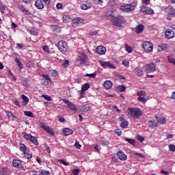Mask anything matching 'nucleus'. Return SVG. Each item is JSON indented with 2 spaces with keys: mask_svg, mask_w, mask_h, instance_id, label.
<instances>
[{
  "mask_svg": "<svg viewBox=\"0 0 175 175\" xmlns=\"http://www.w3.org/2000/svg\"><path fill=\"white\" fill-rule=\"evenodd\" d=\"M111 21H112L113 25H116V27H122V24L125 23V19H124L123 16H116L113 17L111 14Z\"/></svg>",
  "mask_w": 175,
  "mask_h": 175,
  "instance_id": "f257e3e1",
  "label": "nucleus"
},
{
  "mask_svg": "<svg viewBox=\"0 0 175 175\" xmlns=\"http://www.w3.org/2000/svg\"><path fill=\"white\" fill-rule=\"evenodd\" d=\"M57 48L59 51L62 53V54H66L68 49H69L68 44H66V42L63 40L59 41L57 42Z\"/></svg>",
  "mask_w": 175,
  "mask_h": 175,
  "instance_id": "f03ea898",
  "label": "nucleus"
},
{
  "mask_svg": "<svg viewBox=\"0 0 175 175\" xmlns=\"http://www.w3.org/2000/svg\"><path fill=\"white\" fill-rule=\"evenodd\" d=\"M142 47L147 53H152L154 50V44L150 41H144L142 44Z\"/></svg>",
  "mask_w": 175,
  "mask_h": 175,
  "instance_id": "7ed1b4c3",
  "label": "nucleus"
},
{
  "mask_svg": "<svg viewBox=\"0 0 175 175\" xmlns=\"http://www.w3.org/2000/svg\"><path fill=\"white\" fill-rule=\"evenodd\" d=\"M40 126H41V128L42 129H44V131L45 132H46V133H49V135H51V136H54L55 135L54 133V130H53V129H51V127L46 125L44 123L41 122L40 124Z\"/></svg>",
  "mask_w": 175,
  "mask_h": 175,
  "instance_id": "20e7f679",
  "label": "nucleus"
},
{
  "mask_svg": "<svg viewBox=\"0 0 175 175\" xmlns=\"http://www.w3.org/2000/svg\"><path fill=\"white\" fill-rule=\"evenodd\" d=\"M142 115L143 113H142V111L138 109H131L130 110V116H131L133 118H140Z\"/></svg>",
  "mask_w": 175,
  "mask_h": 175,
  "instance_id": "39448f33",
  "label": "nucleus"
},
{
  "mask_svg": "<svg viewBox=\"0 0 175 175\" xmlns=\"http://www.w3.org/2000/svg\"><path fill=\"white\" fill-rule=\"evenodd\" d=\"M88 61V56L84 53H79L77 56V62L81 65L83 64H87Z\"/></svg>",
  "mask_w": 175,
  "mask_h": 175,
  "instance_id": "423d86ee",
  "label": "nucleus"
},
{
  "mask_svg": "<svg viewBox=\"0 0 175 175\" xmlns=\"http://www.w3.org/2000/svg\"><path fill=\"white\" fill-rule=\"evenodd\" d=\"M100 64L102 68H109L110 69H116V65L114 64L110 63V62H106V61H100Z\"/></svg>",
  "mask_w": 175,
  "mask_h": 175,
  "instance_id": "0eeeda50",
  "label": "nucleus"
},
{
  "mask_svg": "<svg viewBox=\"0 0 175 175\" xmlns=\"http://www.w3.org/2000/svg\"><path fill=\"white\" fill-rule=\"evenodd\" d=\"M146 93L144 91L138 92L137 93V95L139 96V102H142V103H146L147 102V98H146Z\"/></svg>",
  "mask_w": 175,
  "mask_h": 175,
  "instance_id": "6e6552de",
  "label": "nucleus"
},
{
  "mask_svg": "<svg viewBox=\"0 0 175 175\" xmlns=\"http://www.w3.org/2000/svg\"><path fill=\"white\" fill-rule=\"evenodd\" d=\"M23 137H25V139H26V140H30V142H31V143H33V144L38 146V139H36V137L31 135V134H25L23 135Z\"/></svg>",
  "mask_w": 175,
  "mask_h": 175,
  "instance_id": "1a4fd4ad",
  "label": "nucleus"
},
{
  "mask_svg": "<svg viewBox=\"0 0 175 175\" xmlns=\"http://www.w3.org/2000/svg\"><path fill=\"white\" fill-rule=\"evenodd\" d=\"M144 68L147 73H150V72H155V70H157V68L155 67V64L154 63L146 64L144 66Z\"/></svg>",
  "mask_w": 175,
  "mask_h": 175,
  "instance_id": "9d476101",
  "label": "nucleus"
},
{
  "mask_svg": "<svg viewBox=\"0 0 175 175\" xmlns=\"http://www.w3.org/2000/svg\"><path fill=\"white\" fill-rule=\"evenodd\" d=\"M134 9L135 5L131 4L120 6V10L122 12H132V10H133Z\"/></svg>",
  "mask_w": 175,
  "mask_h": 175,
  "instance_id": "9b49d317",
  "label": "nucleus"
},
{
  "mask_svg": "<svg viewBox=\"0 0 175 175\" xmlns=\"http://www.w3.org/2000/svg\"><path fill=\"white\" fill-rule=\"evenodd\" d=\"M141 12H142L143 13H146V14H154V10L148 7L143 6L141 8Z\"/></svg>",
  "mask_w": 175,
  "mask_h": 175,
  "instance_id": "f8f14e48",
  "label": "nucleus"
},
{
  "mask_svg": "<svg viewBox=\"0 0 175 175\" xmlns=\"http://www.w3.org/2000/svg\"><path fill=\"white\" fill-rule=\"evenodd\" d=\"M96 51L100 55H103L106 54V48L102 45L97 46L96 49Z\"/></svg>",
  "mask_w": 175,
  "mask_h": 175,
  "instance_id": "ddd939ff",
  "label": "nucleus"
},
{
  "mask_svg": "<svg viewBox=\"0 0 175 175\" xmlns=\"http://www.w3.org/2000/svg\"><path fill=\"white\" fill-rule=\"evenodd\" d=\"M49 81H51L50 77H49V75H42V79H41L42 84H43V85H47Z\"/></svg>",
  "mask_w": 175,
  "mask_h": 175,
  "instance_id": "4468645a",
  "label": "nucleus"
},
{
  "mask_svg": "<svg viewBox=\"0 0 175 175\" xmlns=\"http://www.w3.org/2000/svg\"><path fill=\"white\" fill-rule=\"evenodd\" d=\"M117 157L120 161H126V159H128V156H126L122 151H118L117 152Z\"/></svg>",
  "mask_w": 175,
  "mask_h": 175,
  "instance_id": "2eb2a0df",
  "label": "nucleus"
},
{
  "mask_svg": "<svg viewBox=\"0 0 175 175\" xmlns=\"http://www.w3.org/2000/svg\"><path fill=\"white\" fill-rule=\"evenodd\" d=\"M64 102L66 103V105H67L68 107L70 109V110H73L74 111L77 110V108L72 102L69 101L68 100H64Z\"/></svg>",
  "mask_w": 175,
  "mask_h": 175,
  "instance_id": "dca6fc26",
  "label": "nucleus"
},
{
  "mask_svg": "<svg viewBox=\"0 0 175 175\" xmlns=\"http://www.w3.org/2000/svg\"><path fill=\"white\" fill-rule=\"evenodd\" d=\"M90 89V83H85L82 86V89L81 90L80 96L81 98H84V93L85 91Z\"/></svg>",
  "mask_w": 175,
  "mask_h": 175,
  "instance_id": "f3484780",
  "label": "nucleus"
},
{
  "mask_svg": "<svg viewBox=\"0 0 175 175\" xmlns=\"http://www.w3.org/2000/svg\"><path fill=\"white\" fill-rule=\"evenodd\" d=\"M84 23V20L81 18H77L72 20V26L77 27V25H80V24H83Z\"/></svg>",
  "mask_w": 175,
  "mask_h": 175,
  "instance_id": "a211bd4d",
  "label": "nucleus"
},
{
  "mask_svg": "<svg viewBox=\"0 0 175 175\" xmlns=\"http://www.w3.org/2000/svg\"><path fill=\"white\" fill-rule=\"evenodd\" d=\"M165 36L167 39L174 38V31L170 29H167L165 31Z\"/></svg>",
  "mask_w": 175,
  "mask_h": 175,
  "instance_id": "6ab92c4d",
  "label": "nucleus"
},
{
  "mask_svg": "<svg viewBox=\"0 0 175 175\" xmlns=\"http://www.w3.org/2000/svg\"><path fill=\"white\" fill-rule=\"evenodd\" d=\"M35 6L37 9L40 10L44 8V4H43V1H42V0H36L35 1Z\"/></svg>",
  "mask_w": 175,
  "mask_h": 175,
  "instance_id": "aec40b11",
  "label": "nucleus"
},
{
  "mask_svg": "<svg viewBox=\"0 0 175 175\" xmlns=\"http://www.w3.org/2000/svg\"><path fill=\"white\" fill-rule=\"evenodd\" d=\"M103 85L105 90H110L113 87V83L111 81L107 80L104 82Z\"/></svg>",
  "mask_w": 175,
  "mask_h": 175,
  "instance_id": "412c9836",
  "label": "nucleus"
},
{
  "mask_svg": "<svg viewBox=\"0 0 175 175\" xmlns=\"http://www.w3.org/2000/svg\"><path fill=\"white\" fill-rule=\"evenodd\" d=\"M165 12L168 14H172V16H174V17H175V10H174V8H171V7H167L165 8Z\"/></svg>",
  "mask_w": 175,
  "mask_h": 175,
  "instance_id": "4be33fe9",
  "label": "nucleus"
},
{
  "mask_svg": "<svg viewBox=\"0 0 175 175\" xmlns=\"http://www.w3.org/2000/svg\"><path fill=\"white\" fill-rule=\"evenodd\" d=\"M22 98V103L23 105V106H26V105H28V103H29V98H28V97H27V96L23 94L21 96Z\"/></svg>",
  "mask_w": 175,
  "mask_h": 175,
  "instance_id": "5701e85b",
  "label": "nucleus"
},
{
  "mask_svg": "<svg viewBox=\"0 0 175 175\" xmlns=\"http://www.w3.org/2000/svg\"><path fill=\"white\" fill-rule=\"evenodd\" d=\"M91 8H92V3H91L81 5V9H83V10H87L88 9H91Z\"/></svg>",
  "mask_w": 175,
  "mask_h": 175,
  "instance_id": "b1692460",
  "label": "nucleus"
},
{
  "mask_svg": "<svg viewBox=\"0 0 175 175\" xmlns=\"http://www.w3.org/2000/svg\"><path fill=\"white\" fill-rule=\"evenodd\" d=\"M63 133L65 135V136H69V135L73 134V130L69 128H66L64 129Z\"/></svg>",
  "mask_w": 175,
  "mask_h": 175,
  "instance_id": "393cba45",
  "label": "nucleus"
},
{
  "mask_svg": "<svg viewBox=\"0 0 175 175\" xmlns=\"http://www.w3.org/2000/svg\"><path fill=\"white\" fill-rule=\"evenodd\" d=\"M18 9H19V10H21V12H23V13H24L25 14H30L29 11L25 9L24 5H19Z\"/></svg>",
  "mask_w": 175,
  "mask_h": 175,
  "instance_id": "a878e982",
  "label": "nucleus"
},
{
  "mask_svg": "<svg viewBox=\"0 0 175 175\" xmlns=\"http://www.w3.org/2000/svg\"><path fill=\"white\" fill-rule=\"evenodd\" d=\"M12 163L14 167H21V161L18 159H14Z\"/></svg>",
  "mask_w": 175,
  "mask_h": 175,
  "instance_id": "bb28decb",
  "label": "nucleus"
},
{
  "mask_svg": "<svg viewBox=\"0 0 175 175\" xmlns=\"http://www.w3.org/2000/svg\"><path fill=\"white\" fill-rule=\"evenodd\" d=\"M144 30V26L143 25H139L136 29L135 32L136 33H142V32Z\"/></svg>",
  "mask_w": 175,
  "mask_h": 175,
  "instance_id": "cd10ccee",
  "label": "nucleus"
},
{
  "mask_svg": "<svg viewBox=\"0 0 175 175\" xmlns=\"http://www.w3.org/2000/svg\"><path fill=\"white\" fill-rule=\"evenodd\" d=\"M167 47H169L167 44L162 43L161 45L159 46L158 50H159V51H163L166 50V49H167Z\"/></svg>",
  "mask_w": 175,
  "mask_h": 175,
  "instance_id": "c85d7f7f",
  "label": "nucleus"
},
{
  "mask_svg": "<svg viewBox=\"0 0 175 175\" xmlns=\"http://www.w3.org/2000/svg\"><path fill=\"white\" fill-rule=\"evenodd\" d=\"M135 75H137V76H143V75H144L143 70L142 68H140L139 67H136L135 69Z\"/></svg>",
  "mask_w": 175,
  "mask_h": 175,
  "instance_id": "c756f323",
  "label": "nucleus"
},
{
  "mask_svg": "<svg viewBox=\"0 0 175 175\" xmlns=\"http://www.w3.org/2000/svg\"><path fill=\"white\" fill-rule=\"evenodd\" d=\"M20 150L22 151V152H24V154L28 153L27 146L24 144H20Z\"/></svg>",
  "mask_w": 175,
  "mask_h": 175,
  "instance_id": "7c9ffc66",
  "label": "nucleus"
},
{
  "mask_svg": "<svg viewBox=\"0 0 175 175\" xmlns=\"http://www.w3.org/2000/svg\"><path fill=\"white\" fill-rule=\"evenodd\" d=\"M63 21L64 23H70V21H72V18H70V16L64 14L63 15Z\"/></svg>",
  "mask_w": 175,
  "mask_h": 175,
  "instance_id": "2f4dec72",
  "label": "nucleus"
},
{
  "mask_svg": "<svg viewBox=\"0 0 175 175\" xmlns=\"http://www.w3.org/2000/svg\"><path fill=\"white\" fill-rule=\"evenodd\" d=\"M124 47H125L126 51H127V53L129 54H131V53H132V51H133V48H132V46L128 45V44H125Z\"/></svg>",
  "mask_w": 175,
  "mask_h": 175,
  "instance_id": "473e14b6",
  "label": "nucleus"
},
{
  "mask_svg": "<svg viewBox=\"0 0 175 175\" xmlns=\"http://www.w3.org/2000/svg\"><path fill=\"white\" fill-rule=\"evenodd\" d=\"M31 35H33L34 36H38L39 33V30H38L36 28H32L30 31Z\"/></svg>",
  "mask_w": 175,
  "mask_h": 175,
  "instance_id": "72a5a7b5",
  "label": "nucleus"
},
{
  "mask_svg": "<svg viewBox=\"0 0 175 175\" xmlns=\"http://www.w3.org/2000/svg\"><path fill=\"white\" fill-rule=\"evenodd\" d=\"M5 114L10 120H13V118H14V117H16V116H14V114H13L12 112H10L9 111H5Z\"/></svg>",
  "mask_w": 175,
  "mask_h": 175,
  "instance_id": "f704fd0d",
  "label": "nucleus"
},
{
  "mask_svg": "<svg viewBox=\"0 0 175 175\" xmlns=\"http://www.w3.org/2000/svg\"><path fill=\"white\" fill-rule=\"evenodd\" d=\"M157 125H158V123L152 120H150L148 122V126H150V128H155V126H157Z\"/></svg>",
  "mask_w": 175,
  "mask_h": 175,
  "instance_id": "c9c22d12",
  "label": "nucleus"
},
{
  "mask_svg": "<svg viewBox=\"0 0 175 175\" xmlns=\"http://www.w3.org/2000/svg\"><path fill=\"white\" fill-rule=\"evenodd\" d=\"M5 10H6V6L5 5V4L1 3H0V12H1V13H2V14H3L5 13Z\"/></svg>",
  "mask_w": 175,
  "mask_h": 175,
  "instance_id": "e433bc0d",
  "label": "nucleus"
},
{
  "mask_svg": "<svg viewBox=\"0 0 175 175\" xmlns=\"http://www.w3.org/2000/svg\"><path fill=\"white\" fill-rule=\"evenodd\" d=\"M168 62H170V64H173V65H175V59L173 57V55H170V56H168Z\"/></svg>",
  "mask_w": 175,
  "mask_h": 175,
  "instance_id": "4c0bfd02",
  "label": "nucleus"
},
{
  "mask_svg": "<svg viewBox=\"0 0 175 175\" xmlns=\"http://www.w3.org/2000/svg\"><path fill=\"white\" fill-rule=\"evenodd\" d=\"M156 118H157V122H159V124H165V122H166V118H165L163 117L158 119V117L156 116Z\"/></svg>",
  "mask_w": 175,
  "mask_h": 175,
  "instance_id": "58836bf2",
  "label": "nucleus"
},
{
  "mask_svg": "<svg viewBox=\"0 0 175 175\" xmlns=\"http://www.w3.org/2000/svg\"><path fill=\"white\" fill-rule=\"evenodd\" d=\"M24 114L25 116H27V117H31V118H33V113H32V111H24Z\"/></svg>",
  "mask_w": 175,
  "mask_h": 175,
  "instance_id": "ea45409f",
  "label": "nucleus"
},
{
  "mask_svg": "<svg viewBox=\"0 0 175 175\" xmlns=\"http://www.w3.org/2000/svg\"><path fill=\"white\" fill-rule=\"evenodd\" d=\"M15 62L18 64V66L19 69L20 70L23 69V63L21 62H20V59L18 57H16L15 59Z\"/></svg>",
  "mask_w": 175,
  "mask_h": 175,
  "instance_id": "a19ab883",
  "label": "nucleus"
},
{
  "mask_svg": "<svg viewBox=\"0 0 175 175\" xmlns=\"http://www.w3.org/2000/svg\"><path fill=\"white\" fill-rule=\"evenodd\" d=\"M126 142H128V143H129L130 144H132L133 146H135V142L134 141V139H129V138H125Z\"/></svg>",
  "mask_w": 175,
  "mask_h": 175,
  "instance_id": "79ce46f5",
  "label": "nucleus"
},
{
  "mask_svg": "<svg viewBox=\"0 0 175 175\" xmlns=\"http://www.w3.org/2000/svg\"><path fill=\"white\" fill-rule=\"evenodd\" d=\"M58 162H59V163H62V165H64L65 166L69 165V163L64 159H59Z\"/></svg>",
  "mask_w": 175,
  "mask_h": 175,
  "instance_id": "37998d69",
  "label": "nucleus"
},
{
  "mask_svg": "<svg viewBox=\"0 0 175 175\" xmlns=\"http://www.w3.org/2000/svg\"><path fill=\"white\" fill-rule=\"evenodd\" d=\"M80 174V170L79 169H74L72 171V174L73 175H79Z\"/></svg>",
  "mask_w": 175,
  "mask_h": 175,
  "instance_id": "c03bdc74",
  "label": "nucleus"
},
{
  "mask_svg": "<svg viewBox=\"0 0 175 175\" xmlns=\"http://www.w3.org/2000/svg\"><path fill=\"white\" fill-rule=\"evenodd\" d=\"M128 124H129L128 122H127V121H124V122H123L121 123L120 126H121L122 128L125 129V128H127Z\"/></svg>",
  "mask_w": 175,
  "mask_h": 175,
  "instance_id": "a18cd8bd",
  "label": "nucleus"
},
{
  "mask_svg": "<svg viewBox=\"0 0 175 175\" xmlns=\"http://www.w3.org/2000/svg\"><path fill=\"white\" fill-rule=\"evenodd\" d=\"M43 51H45V53H50V49L49 48V46H42Z\"/></svg>",
  "mask_w": 175,
  "mask_h": 175,
  "instance_id": "49530a36",
  "label": "nucleus"
},
{
  "mask_svg": "<svg viewBox=\"0 0 175 175\" xmlns=\"http://www.w3.org/2000/svg\"><path fill=\"white\" fill-rule=\"evenodd\" d=\"M62 65L63 68H68V65H69V60H65Z\"/></svg>",
  "mask_w": 175,
  "mask_h": 175,
  "instance_id": "de8ad7c7",
  "label": "nucleus"
},
{
  "mask_svg": "<svg viewBox=\"0 0 175 175\" xmlns=\"http://www.w3.org/2000/svg\"><path fill=\"white\" fill-rule=\"evenodd\" d=\"M168 148H169L170 151L174 152L175 151V145L170 144L168 146Z\"/></svg>",
  "mask_w": 175,
  "mask_h": 175,
  "instance_id": "09e8293b",
  "label": "nucleus"
},
{
  "mask_svg": "<svg viewBox=\"0 0 175 175\" xmlns=\"http://www.w3.org/2000/svg\"><path fill=\"white\" fill-rule=\"evenodd\" d=\"M49 174H50V172H49V171H44V170L40 171V175H49Z\"/></svg>",
  "mask_w": 175,
  "mask_h": 175,
  "instance_id": "8fccbe9b",
  "label": "nucleus"
},
{
  "mask_svg": "<svg viewBox=\"0 0 175 175\" xmlns=\"http://www.w3.org/2000/svg\"><path fill=\"white\" fill-rule=\"evenodd\" d=\"M114 133H116V135H118V136H121V135H122V131L120 129L115 130Z\"/></svg>",
  "mask_w": 175,
  "mask_h": 175,
  "instance_id": "3c124183",
  "label": "nucleus"
},
{
  "mask_svg": "<svg viewBox=\"0 0 175 175\" xmlns=\"http://www.w3.org/2000/svg\"><path fill=\"white\" fill-rule=\"evenodd\" d=\"M90 105H85V106L83 107V110H84L85 111H90Z\"/></svg>",
  "mask_w": 175,
  "mask_h": 175,
  "instance_id": "603ef678",
  "label": "nucleus"
},
{
  "mask_svg": "<svg viewBox=\"0 0 175 175\" xmlns=\"http://www.w3.org/2000/svg\"><path fill=\"white\" fill-rule=\"evenodd\" d=\"M93 2L96 5H100V3H103V1L102 0H93Z\"/></svg>",
  "mask_w": 175,
  "mask_h": 175,
  "instance_id": "864d4df0",
  "label": "nucleus"
},
{
  "mask_svg": "<svg viewBox=\"0 0 175 175\" xmlns=\"http://www.w3.org/2000/svg\"><path fill=\"white\" fill-rule=\"evenodd\" d=\"M42 97L44 98L46 100H51V96L49 95H42Z\"/></svg>",
  "mask_w": 175,
  "mask_h": 175,
  "instance_id": "5fc2aeb1",
  "label": "nucleus"
},
{
  "mask_svg": "<svg viewBox=\"0 0 175 175\" xmlns=\"http://www.w3.org/2000/svg\"><path fill=\"white\" fill-rule=\"evenodd\" d=\"M137 140H139V142H141L142 143H143V142H144V137H143L142 135H138L137 137Z\"/></svg>",
  "mask_w": 175,
  "mask_h": 175,
  "instance_id": "6e6d98bb",
  "label": "nucleus"
},
{
  "mask_svg": "<svg viewBox=\"0 0 175 175\" xmlns=\"http://www.w3.org/2000/svg\"><path fill=\"white\" fill-rule=\"evenodd\" d=\"M75 146L76 148H78V150H80L81 148V145H80V143H79V142H76Z\"/></svg>",
  "mask_w": 175,
  "mask_h": 175,
  "instance_id": "4d7b16f0",
  "label": "nucleus"
},
{
  "mask_svg": "<svg viewBox=\"0 0 175 175\" xmlns=\"http://www.w3.org/2000/svg\"><path fill=\"white\" fill-rule=\"evenodd\" d=\"M126 89V88H125V86L124 85L119 86V91H120V92H124V91H125Z\"/></svg>",
  "mask_w": 175,
  "mask_h": 175,
  "instance_id": "13d9d810",
  "label": "nucleus"
},
{
  "mask_svg": "<svg viewBox=\"0 0 175 175\" xmlns=\"http://www.w3.org/2000/svg\"><path fill=\"white\" fill-rule=\"evenodd\" d=\"M42 2H44V5H50L51 0H41Z\"/></svg>",
  "mask_w": 175,
  "mask_h": 175,
  "instance_id": "bf43d9fd",
  "label": "nucleus"
},
{
  "mask_svg": "<svg viewBox=\"0 0 175 175\" xmlns=\"http://www.w3.org/2000/svg\"><path fill=\"white\" fill-rule=\"evenodd\" d=\"M134 155H137V157H140L141 158H145L144 155L140 153H137L136 152H134Z\"/></svg>",
  "mask_w": 175,
  "mask_h": 175,
  "instance_id": "052dcab7",
  "label": "nucleus"
},
{
  "mask_svg": "<svg viewBox=\"0 0 175 175\" xmlns=\"http://www.w3.org/2000/svg\"><path fill=\"white\" fill-rule=\"evenodd\" d=\"M122 65H124V66H128L129 65V62L128 60H124L122 62Z\"/></svg>",
  "mask_w": 175,
  "mask_h": 175,
  "instance_id": "680f3d73",
  "label": "nucleus"
},
{
  "mask_svg": "<svg viewBox=\"0 0 175 175\" xmlns=\"http://www.w3.org/2000/svg\"><path fill=\"white\" fill-rule=\"evenodd\" d=\"M56 8H57V9H62V3H58L56 5Z\"/></svg>",
  "mask_w": 175,
  "mask_h": 175,
  "instance_id": "e2e57ef3",
  "label": "nucleus"
},
{
  "mask_svg": "<svg viewBox=\"0 0 175 175\" xmlns=\"http://www.w3.org/2000/svg\"><path fill=\"white\" fill-rule=\"evenodd\" d=\"M85 76H88V77H92L94 79V77H95V76H96V75L95 73L87 74Z\"/></svg>",
  "mask_w": 175,
  "mask_h": 175,
  "instance_id": "0e129e2a",
  "label": "nucleus"
},
{
  "mask_svg": "<svg viewBox=\"0 0 175 175\" xmlns=\"http://www.w3.org/2000/svg\"><path fill=\"white\" fill-rule=\"evenodd\" d=\"M25 157H26L27 159H31L32 154H27Z\"/></svg>",
  "mask_w": 175,
  "mask_h": 175,
  "instance_id": "69168bd1",
  "label": "nucleus"
},
{
  "mask_svg": "<svg viewBox=\"0 0 175 175\" xmlns=\"http://www.w3.org/2000/svg\"><path fill=\"white\" fill-rule=\"evenodd\" d=\"M16 46L19 49H23L24 47V44H16Z\"/></svg>",
  "mask_w": 175,
  "mask_h": 175,
  "instance_id": "338daca9",
  "label": "nucleus"
},
{
  "mask_svg": "<svg viewBox=\"0 0 175 175\" xmlns=\"http://www.w3.org/2000/svg\"><path fill=\"white\" fill-rule=\"evenodd\" d=\"M171 99H173V100H174V101H175V92H174L172 93V95Z\"/></svg>",
  "mask_w": 175,
  "mask_h": 175,
  "instance_id": "774afa93",
  "label": "nucleus"
}]
</instances>
